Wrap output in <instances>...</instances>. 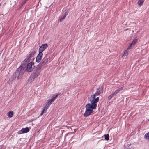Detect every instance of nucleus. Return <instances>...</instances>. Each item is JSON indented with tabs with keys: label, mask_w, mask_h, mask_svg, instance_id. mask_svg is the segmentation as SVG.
Listing matches in <instances>:
<instances>
[{
	"label": "nucleus",
	"mask_w": 149,
	"mask_h": 149,
	"mask_svg": "<svg viewBox=\"0 0 149 149\" xmlns=\"http://www.w3.org/2000/svg\"><path fill=\"white\" fill-rule=\"evenodd\" d=\"M25 67L26 64L24 63L17 69L13 74L10 77L7 83L8 84H11L16 77H17V79H19L22 77L25 71L24 68Z\"/></svg>",
	"instance_id": "nucleus-1"
},
{
	"label": "nucleus",
	"mask_w": 149,
	"mask_h": 149,
	"mask_svg": "<svg viewBox=\"0 0 149 149\" xmlns=\"http://www.w3.org/2000/svg\"><path fill=\"white\" fill-rule=\"evenodd\" d=\"M96 103H88L85 106L86 111L83 114L85 117L91 115L93 112V110L96 109Z\"/></svg>",
	"instance_id": "nucleus-2"
},
{
	"label": "nucleus",
	"mask_w": 149,
	"mask_h": 149,
	"mask_svg": "<svg viewBox=\"0 0 149 149\" xmlns=\"http://www.w3.org/2000/svg\"><path fill=\"white\" fill-rule=\"evenodd\" d=\"M35 68L34 63L33 62H31L28 64L27 65L26 71L28 72H30L32 71Z\"/></svg>",
	"instance_id": "nucleus-3"
},
{
	"label": "nucleus",
	"mask_w": 149,
	"mask_h": 149,
	"mask_svg": "<svg viewBox=\"0 0 149 149\" xmlns=\"http://www.w3.org/2000/svg\"><path fill=\"white\" fill-rule=\"evenodd\" d=\"M41 70L42 68L38 66L32 74L36 78L39 75Z\"/></svg>",
	"instance_id": "nucleus-4"
},
{
	"label": "nucleus",
	"mask_w": 149,
	"mask_h": 149,
	"mask_svg": "<svg viewBox=\"0 0 149 149\" xmlns=\"http://www.w3.org/2000/svg\"><path fill=\"white\" fill-rule=\"evenodd\" d=\"M48 58L45 57L42 59V62L39 64L38 66L41 68L42 66L45 65L48 62Z\"/></svg>",
	"instance_id": "nucleus-5"
},
{
	"label": "nucleus",
	"mask_w": 149,
	"mask_h": 149,
	"mask_svg": "<svg viewBox=\"0 0 149 149\" xmlns=\"http://www.w3.org/2000/svg\"><path fill=\"white\" fill-rule=\"evenodd\" d=\"M99 100V97L95 98V95H92L90 99L91 102H97Z\"/></svg>",
	"instance_id": "nucleus-6"
},
{
	"label": "nucleus",
	"mask_w": 149,
	"mask_h": 149,
	"mask_svg": "<svg viewBox=\"0 0 149 149\" xmlns=\"http://www.w3.org/2000/svg\"><path fill=\"white\" fill-rule=\"evenodd\" d=\"M48 45L47 44H42L39 48V52L42 53V52L48 47Z\"/></svg>",
	"instance_id": "nucleus-7"
},
{
	"label": "nucleus",
	"mask_w": 149,
	"mask_h": 149,
	"mask_svg": "<svg viewBox=\"0 0 149 149\" xmlns=\"http://www.w3.org/2000/svg\"><path fill=\"white\" fill-rule=\"evenodd\" d=\"M43 53L39 52V54L36 57V61L38 63H39L42 58Z\"/></svg>",
	"instance_id": "nucleus-8"
},
{
	"label": "nucleus",
	"mask_w": 149,
	"mask_h": 149,
	"mask_svg": "<svg viewBox=\"0 0 149 149\" xmlns=\"http://www.w3.org/2000/svg\"><path fill=\"white\" fill-rule=\"evenodd\" d=\"M51 103H47L46 104V105L44 107L40 115H42L43 114L45 113L46 112L47 109L49 108V107Z\"/></svg>",
	"instance_id": "nucleus-9"
},
{
	"label": "nucleus",
	"mask_w": 149,
	"mask_h": 149,
	"mask_svg": "<svg viewBox=\"0 0 149 149\" xmlns=\"http://www.w3.org/2000/svg\"><path fill=\"white\" fill-rule=\"evenodd\" d=\"M59 95V93H57L56 94L52 95L51 97V98L49 100L48 102H54L55 99Z\"/></svg>",
	"instance_id": "nucleus-10"
},
{
	"label": "nucleus",
	"mask_w": 149,
	"mask_h": 149,
	"mask_svg": "<svg viewBox=\"0 0 149 149\" xmlns=\"http://www.w3.org/2000/svg\"><path fill=\"white\" fill-rule=\"evenodd\" d=\"M128 48L127 50L125 51L124 52V54L122 55V57L123 58H126L128 56L130 52L128 50Z\"/></svg>",
	"instance_id": "nucleus-11"
},
{
	"label": "nucleus",
	"mask_w": 149,
	"mask_h": 149,
	"mask_svg": "<svg viewBox=\"0 0 149 149\" xmlns=\"http://www.w3.org/2000/svg\"><path fill=\"white\" fill-rule=\"evenodd\" d=\"M36 53V50L34 49H33L31 53L28 55V56L31 59L32 58L34 57Z\"/></svg>",
	"instance_id": "nucleus-12"
},
{
	"label": "nucleus",
	"mask_w": 149,
	"mask_h": 149,
	"mask_svg": "<svg viewBox=\"0 0 149 149\" xmlns=\"http://www.w3.org/2000/svg\"><path fill=\"white\" fill-rule=\"evenodd\" d=\"M103 89V88L102 87H100L98 89H97V91H96L95 94L98 95L101 93H102Z\"/></svg>",
	"instance_id": "nucleus-13"
},
{
	"label": "nucleus",
	"mask_w": 149,
	"mask_h": 149,
	"mask_svg": "<svg viewBox=\"0 0 149 149\" xmlns=\"http://www.w3.org/2000/svg\"><path fill=\"white\" fill-rule=\"evenodd\" d=\"M137 40L136 39H134L132 41L131 44L130 45V46H129L128 49H131V48L132 47H134L135 44L137 42Z\"/></svg>",
	"instance_id": "nucleus-14"
},
{
	"label": "nucleus",
	"mask_w": 149,
	"mask_h": 149,
	"mask_svg": "<svg viewBox=\"0 0 149 149\" xmlns=\"http://www.w3.org/2000/svg\"><path fill=\"white\" fill-rule=\"evenodd\" d=\"M36 78V77L32 74L28 80V82L29 83H31L32 82L34 81V79Z\"/></svg>",
	"instance_id": "nucleus-15"
},
{
	"label": "nucleus",
	"mask_w": 149,
	"mask_h": 149,
	"mask_svg": "<svg viewBox=\"0 0 149 149\" xmlns=\"http://www.w3.org/2000/svg\"><path fill=\"white\" fill-rule=\"evenodd\" d=\"M29 131V128L28 127L22 128L21 131L22 133H25L28 132Z\"/></svg>",
	"instance_id": "nucleus-16"
},
{
	"label": "nucleus",
	"mask_w": 149,
	"mask_h": 149,
	"mask_svg": "<svg viewBox=\"0 0 149 149\" xmlns=\"http://www.w3.org/2000/svg\"><path fill=\"white\" fill-rule=\"evenodd\" d=\"M68 13L67 12H65L63 15V16H61V17H59L60 21V22H62L63 20L65 18L66 16Z\"/></svg>",
	"instance_id": "nucleus-17"
},
{
	"label": "nucleus",
	"mask_w": 149,
	"mask_h": 149,
	"mask_svg": "<svg viewBox=\"0 0 149 149\" xmlns=\"http://www.w3.org/2000/svg\"><path fill=\"white\" fill-rule=\"evenodd\" d=\"M144 138L149 141V132L146 134L144 136Z\"/></svg>",
	"instance_id": "nucleus-18"
},
{
	"label": "nucleus",
	"mask_w": 149,
	"mask_h": 149,
	"mask_svg": "<svg viewBox=\"0 0 149 149\" xmlns=\"http://www.w3.org/2000/svg\"><path fill=\"white\" fill-rule=\"evenodd\" d=\"M144 1V0H139L138 2V4L139 6H141Z\"/></svg>",
	"instance_id": "nucleus-19"
},
{
	"label": "nucleus",
	"mask_w": 149,
	"mask_h": 149,
	"mask_svg": "<svg viewBox=\"0 0 149 149\" xmlns=\"http://www.w3.org/2000/svg\"><path fill=\"white\" fill-rule=\"evenodd\" d=\"M13 112L12 111H10L7 113V115L9 117H12L13 116Z\"/></svg>",
	"instance_id": "nucleus-20"
},
{
	"label": "nucleus",
	"mask_w": 149,
	"mask_h": 149,
	"mask_svg": "<svg viewBox=\"0 0 149 149\" xmlns=\"http://www.w3.org/2000/svg\"><path fill=\"white\" fill-rule=\"evenodd\" d=\"M31 60V59L30 58H29V57L27 56L26 58L25 59L24 61L26 63H27L29 62Z\"/></svg>",
	"instance_id": "nucleus-21"
},
{
	"label": "nucleus",
	"mask_w": 149,
	"mask_h": 149,
	"mask_svg": "<svg viewBox=\"0 0 149 149\" xmlns=\"http://www.w3.org/2000/svg\"><path fill=\"white\" fill-rule=\"evenodd\" d=\"M105 139L108 141L109 139V135L108 134H105L104 135Z\"/></svg>",
	"instance_id": "nucleus-22"
},
{
	"label": "nucleus",
	"mask_w": 149,
	"mask_h": 149,
	"mask_svg": "<svg viewBox=\"0 0 149 149\" xmlns=\"http://www.w3.org/2000/svg\"><path fill=\"white\" fill-rule=\"evenodd\" d=\"M114 95H115L114 93L111 94L110 96L108 97V100H110L111 99L113 96Z\"/></svg>",
	"instance_id": "nucleus-23"
},
{
	"label": "nucleus",
	"mask_w": 149,
	"mask_h": 149,
	"mask_svg": "<svg viewBox=\"0 0 149 149\" xmlns=\"http://www.w3.org/2000/svg\"><path fill=\"white\" fill-rule=\"evenodd\" d=\"M118 91V90H116L115 92H114L113 93L115 95H116L119 92Z\"/></svg>",
	"instance_id": "nucleus-24"
},
{
	"label": "nucleus",
	"mask_w": 149,
	"mask_h": 149,
	"mask_svg": "<svg viewBox=\"0 0 149 149\" xmlns=\"http://www.w3.org/2000/svg\"><path fill=\"white\" fill-rule=\"evenodd\" d=\"M123 88V87H122L118 89V91L119 92H120V91H121L122 90Z\"/></svg>",
	"instance_id": "nucleus-25"
},
{
	"label": "nucleus",
	"mask_w": 149,
	"mask_h": 149,
	"mask_svg": "<svg viewBox=\"0 0 149 149\" xmlns=\"http://www.w3.org/2000/svg\"><path fill=\"white\" fill-rule=\"evenodd\" d=\"M124 149H129V148H125Z\"/></svg>",
	"instance_id": "nucleus-26"
},
{
	"label": "nucleus",
	"mask_w": 149,
	"mask_h": 149,
	"mask_svg": "<svg viewBox=\"0 0 149 149\" xmlns=\"http://www.w3.org/2000/svg\"><path fill=\"white\" fill-rule=\"evenodd\" d=\"M148 120L149 121V119Z\"/></svg>",
	"instance_id": "nucleus-27"
}]
</instances>
